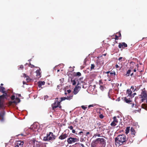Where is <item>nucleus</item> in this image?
Listing matches in <instances>:
<instances>
[{"label": "nucleus", "mask_w": 147, "mask_h": 147, "mask_svg": "<svg viewBox=\"0 0 147 147\" xmlns=\"http://www.w3.org/2000/svg\"><path fill=\"white\" fill-rule=\"evenodd\" d=\"M104 117V116L102 114H100L99 115V117L101 119H102Z\"/></svg>", "instance_id": "33"}, {"label": "nucleus", "mask_w": 147, "mask_h": 147, "mask_svg": "<svg viewBox=\"0 0 147 147\" xmlns=\"http://www.w3.org/2000/svg\"><path fill=\"white\" fill-rule=\"evenodd\" d=\"M71 81L73 85H75L77 82H79L78 79L77 78H75L74 79L73 78H71Z\"/></svg>", "instance_id": "14"}, {"label": "nucleus", "mask_w": 147, "mask_h": 147, "mask_svg": "<svg viewBox=\"0 0 147 147\" xmlns=\"http://www.w3.org/2000/svg\"><path fill=\"white\" fill-rule=\"evenodd\" d=\"M94 142L95 144H100L103 147H105L106 146V140L103 138H97L94 141Z\"/></svg>", "instance_id": "4"}, {"label": "nucleus", "mask_w": 147, "mask_h": 147, "mask_svg": "<svg viewBox=\"0 0 147 147\" xmlns=\"http://www.w3.org/2000/svg\"><path fill=\"white\" fill-rule=\"evenodd\" d=\"M79 140L78 138H74L70 137L68 138L67 140V142L68 144H71L76 142H77Z\"/></svg>", "instance_id": "5"}, {"label": "nucleus", "mask_w": 147, "mask_h": 147, "mask_svg": "<svg viewBox=\"0 0 147 147\" xmlns=\"http://www.w3.org/2000/svg\"><path fill=\"white\" fill-rule=\"evenodd\" d=\"M5 88L3 86H0V92L3 93L0 95V120L3 121L4 120V116L5 112L4 110L5 109V100L8 97L7 91H5Z\"/></svg>", "instance_id": "1"}, {"label": "nucleus", "mask_w": 147, "mask_h": 147, "mask_svg": "<svg viewBox=\"0 0 147 147\" xmlns=\"http://www.w3.org/2000/svg\"><path fill=\"white\" fill-rule=\"evenodd\" d=\"M108 96H109V98H110V96H109V92H108Z\"/></svg>", "instance_id": "62"}, {"label": "nucleus", "mask_w": 147, "mask_h": 147, "mask_svg": "<svg viewBox=\"0 0 147 147\" xmlns=\"http://www.w3.org/2000/svg\"><path fill=\"white\" fill-rule=\"evenodd\" d=\"M79 84V83L78 82L77 85L76 86L73 92L75 94H76L79 92L81 88V86H78Z\"/></svg>", "instance_id": "9"}, {"label": "nucleus", "mask_w": 147, "mask_h": 147, "mask_svg": "<svg viewBox=\"0 0 147 147\" xmlns=\"http://www.w3.org/2000/svg\"><path fill=\"white\" fill-rule=\"evenodd\" d=\"M59 99V98H55V100H57V101H58V100Z\"/></svg>", "instance_id": "56"}, {"label": "nucleus", "mask_w": 147, "mask_h": 147, "mask_svg": "<svg viewBox=\"0 0 147 147\" xmlns=\"http://www.w3.org/2000/svg\"><path fill=\"white\" fill-rule=\"evenodd\" d=\"M91 147H96V146L95 145H92Z\"/></svg>", "instance_id": "55"}, {"label": "nucleus", "mask_w": 147, "mask_h": 147, "mask_svg": "<svg viewBox=\"0 0 147 147\" xmlns=\"http://www.w3.org/2000/svg\"><path fill=\"white\" fill-rule=\"evenodd\" d=\"M95 105H94V104L90 105H89L88 106V108H90V107H93Z\"/></svg>", "instance_id": "37"}, {"label": "nucleus", "mask_w": 147, "mask_h": 147, "mask_svg": "<svg viewBox=\"0 0 147 147\" xmlns=\"http://www.w3.org/2000/svg\"><path fill=\"white\" fill-rule=\"evenodd\" d=\"M90 134V132H88L86 133V136H88Z\"/></svg>", "instance_id": "48"}, {"label": "nucleus", "mask_w": 147, "mask_h": 147, "mask_svg": "<svg viewBox=\"0 0 147 147\" xmlns=\"http://www.w3.org/2000/svg\"><path fill=\"white\" fill-rule=\"evenodd\" d=\"M119 37L117 35H115V40H118V38Z\"/></svg>", "instance_id": "41"}, {"label": "nucleus", "mask_w": 147, "mask_h": 147, "mask_svg": "<svg viewBox=\"0 0 147 147\" xmlns=\"http://www.w3.org/2000/svg\"><path fill=\"white\" fill-rule=\"evenodd\" d=\"M32 141L33 143H35V140L34 139H33Z\"/></svg>", "instance_id": "57"}, {"label": "nucleus", "mask_w": 147, "mask_h": 147, "mask_svg": "<svg viewBox=\"0 0 147 147\" xmlns=\"http://www.w3.org/2000/svg\"><path fill=\"white\" fill-rule=\"evenodd\" d=\"M16 101V104L20 102V99L18 98H16L15 99V100Z\"/></svg>", "instance_id": "23"}, {"label": "nucleus", "mask_w": 147, "mask_h": 147, "mask_svg": "<svg viewBox=\"0 0 147 147\" xmlns=\"http://www.w3.org/2000/svg\"><path fill=\"white\" fill-rule=\"evenodd\" d=\"M67 92L68 93H69L71 92V90H67Z\"/></svg>", "instance_id": "49"}, {"label": "nucleus", "mask_w": 147, "mask_h": 147, "mask_svg": "<svg viewBox=\"0 0 147 147\" xmlns=\"http://www.w3.org/2000/svg\"><path fill=\"white\" fill-rule=\"evenodd\" d=\"M16 104V101H10L9 102V105H12L13 103Z\"/></svg>", "instance_id": "20"}, {"label": "nucleus", "mask_w": 147, "mask_h": 147, "mask_svg": "<svg viewBox=\"0 0 147 147\" xmlns=\"http://www.w3.org/2000/svg\"><path fill=\"white\" fill-rule=\"evenodd\" d=\"M82 108L84 110H85L87 108L86 106L82 105L81 106Z\"/></svg>", "instance_id": "31"}, {"label": "nucleus", "mask_w": 147, "mask_h": 147, "mask_svg": "<svg viewBox=\"0 0 147 147\" xmlns=\"http://www.w3.org/2000/svg\"><path fill=\"white\" fill-rule=\"evenodd\" d=\"M110 74L111 76H115L116 74L115 72H113L112 71L111 72L110 71Z\"/></svg>", "instance_id": "27"}, {"label": "nucleus", "mask_w": 147, "mask_h": 147, "mask_svg": "<svg viewBox=\"0 0 147 147\" xmlns=\"http://www.w3.org/2000/svg\"><path fill=\"white\" fill-rule=\"evenodd\" d=\"M110 71H108L105 72V73L107 74H108L109 73H110Z\"/></svg>", "instance_id": "51"}, {"label": "nucleus", "mask_w": 147, "mask_h": 147, "mask_svg": "<svg viewBox=\"0 0 147 147\" xmlns=\"http://www.w3.org/2000/svg\"><path fill=\"white\" fill-rule=\"evenodd\" d=\"M101 123L100 122H99L97 123V125L98 126H100L99 127V128L102 127V126H101Z\"/></svg>", "instance_id": "32"}, {"label": "nucleus", "mask_w": 147, "mask_h": 147, "mask_svg": "<svg viewBox=\"0 0 147 147\" xmlns=\"http://www.w3.org/2000/svg\"><path fill=\"white\" fill-rule=\"evenodd\" d=\"M68 128L70 129L71 130H72L73 129V127L72 126H70L68 127Z\"/></svg>", "instance_id": "38"}, {"label": "nucleus", "mask_w": 147, "mask_h": 147, "mask_svg": "<svg viewBox=\"0 0 147 147\" xmlns=\"http://www.w3.org/2000/svg\"><path fill=\"white\" fill-rule=\"evenodd\" d=\"M134 71L135 72H136V69H134Z\"/></svg>", "instance_id": "60"}, {"label": "nucleus", "mask_w": 147, "mask_h": 147, "mask_svg": "<svg viewBox=\"0 0 147 147\" xmlns=\"http://www.w3.org/2000/svg\"><path fill=\"white\" fill-rule=\"evenodd\" d=\"M21 96V94H16V96H17L18 97H20Z\"/></svg>", "instance_id": "44"}, {"label": "nucleus", "mask_w": 147, "mask_h": 147, "mask_svg": "<svg viewBox=\"0 0 147 147\" xmlns=\"http://www.w3.org/2000/svg\"><path fill=\"white\" fill-rule=\"evenodd\" d=\"M113 121L115 122L116 123H118V121L116 117L115 116L113 118Z\"/></svg>", "instance_id": "24"}, {"label": "nucleus", "mask_w": 147, "mask_h": 147, "mask_svg": "<svg viewBox=\"0 0 147 147\" xmlns=\"http://www.w3.org/2000/svg\"><path fill=\"white\" fill-rule=\"evenodd\" d=\"M20 68L22 69H23L24 68V66L23 65H21L20 66Z\"/></svg>", "instance_id": "39"}, {"label": "nucleus", "mask_w": 147, "mask_h": 147, "mask_svg": "<svg viewBox=\"0 0 147 147\" xmlns=\"http://www.w3.org/2000/svg\"><path fill=\"white\" fill-rule=\"evenodd\" d=\"M81 76V73L80 72H77L75 74L76 76Z\"/></svg>", "instance_id": "29"}, {"label": "nucleus", "mask_w": 147, "mask_h": 147, "mask_svg": "<svg viewBox=\"0 0 147 147\" xmlns=\"http://www.w3.org/2000/svg\"><path fill=\"white\" fill-rule=\"evenodd\" d=\"M68 137V134L66 133H63L59 137V139L63 140L66 138Z\"/></svg>", "instance_id": "13"}, {"label": "nucleus", "mask_w": 147, "mask_h": 147, "mask_svg": "<svg viewBox=\"0 0 147 147\" xmlns=\"http://www.w3.org/2000/svg\"><path fill=\"white\" fill-rule=\"evenodd\" d=\"M115 67L116 68H119V66H118V65L117 64L116 65H115Z\"/></svg>", "instance_id": "50"}, {"label": "nucleus", "mask_w": 147, "mask_h": 147, "mask_svg": "<svg viewBox=\"0 0 147 147\" xmlns=\"http://www.w3.org/2000/svg\"><path fill=\"white\" fill-rule=\"evenodd\" d=\"M61 86V84H59L57 86V87L58 89H60V87Z\"/></svg>", "instance_id": "45"}, {"label": "nucleus", "mask_w": 147, "mask_h": 147, "mask_svg": "<svg viewBox=\"0 0 147 147\" xmlns=\"http://www.w3.org/2000/svg\"><path fill=\"white\" fill-rule=\"evenodd\" d=\"M133 75V73H132L131 74V76H132Z\"/></svg>", "instance_id": "63"}, {"label": "nucleus", "mask_w": 147, "mask_h": 147, "mask_svg": "<svg viewBox=\"0 0 147 147\" xmlns=\"http://www.w3.org/2000/svg\"><path fill=\"white\" fill-rule=\"evenodd\" d=\"M129 141L130 142H132L134 141V140L132 139V138H131V140H130V138L129 139Z\"/></svg>", "instance_id": "46"}, {"label": "nucleus", "mask_w": 147, "mask_h": 147, "mask_svg": "<svg viewBox=\"0 0 147 147\" xmlns=\"http://www.w3.org/2000/svg\"><path fill=\"white\" fill-rule=\"evenodd\" d=\"M141 98H142L141 100L142 102H144L147 98V94L146 91H142L141 94Z\"/></svg>", "instance_id": "8"}, {"label": "nucleus", "mask_w": 147, "mask_h": 147, "mask_svg": "<svg viewBox=\"0 0 147 147\" xmlns=\"http://www.w3.org/2000/svg\"><path fill=\"white\" fill-rule=\"evenodd\" d=\"M100 90H101L102 91H103V90L104 89V87L102 86H100Z\"/></svg>", "instance_id": "35"}, {"label": "nucleus", "mask_w": 147, "mask_h": 147, "mask_svg": "<svg viewBox=\"0 0 147 147\" xmlns=\"http://www.w3.org/2000/svg\"><path fill=\"white\" fill-rule=\"evenodd\" d=\"M83 133V132L82 131H80L79 132V134L80 135H82V136H83V135L82 134Z\"/></svg>", "instance_id": "42"}, {"label": "nucleus", "mask_w": 147, "mask_h": 147, "mask_svg": "<svg viewBox=\"0 0 147 147\" xmlns=\"http://www.w3.org/2000/svg\"><path fill=\"white\" fill-rule=\"evenodd\" d=\"M136 132L133 127H131L130 128V136L131 137H134L135 135Z\"/></svg>", "instance_id": "11"}, {"label": "nucleus", "mask_w": 147, "mask_h": 147, "mask_svg": "<svg viewBox=\"0 0 147 147\" xmlns=\"http://www.w3.org/2000/svg\"><path fill=\"white\" fill-rule=\"evenodd\" d=\"M130 126H128L126 127L125 130V133L126 134H127L129 133L130 130Z\"/></svg>", "instance_id": "17"}, {"label": "nucleus", "mask_w": 147, "mask_h": 147, "mask_svg": "<svg viewBox=\"0 0 147 147\" xmlns=\"http://www.w3.org/2000/svg\"><path fill=\"white\" fill-rule=\"evenodd\" d=\"M15 99V96L14 95H13L11 96V99L12 100H13Z\"/></svg>", "instance_id": "34"}, {"label": "nucleus", "mask_w": 147, "mask_h": 147, "mask_svg": "<svg viewBox=\"0 0 147 147\" xmlns=\"http://www.w3.org/2000/svg\"><path fill=\"white\" fill-rule=\"evenodd\" d=\"M95 66L94 64H91V66L90 67V70H92L93 69H94V68Z\"/></svg>", "instance_id": "25"}, {"label": "nucleus", "mask_w": 147, "mask_h": 147, "mask_svg": "<svg viewBox=\"0 0 147 147\" xmlns=\"http://www.w3.org/2000/svg\"><path fill=\"white\" fill-rule=\"evenodd\" d=\"M134 103L132 104L131 106L132 107H134Z\"/></svg>", "instance_id": "54"}, {"label": "nucleus", "mask_w": 147, "mask_h": 147, "mask_svg": "<svg viewBox=\"0 0 147 147\" xmlns=\"http://www.w3.org/2000/svg\"><path fill=\"white\" fill-rule=\"evenodd\" d=\"M127 45L125 42L119 43V44L118 47L120 49H124L125 47H127Z\"/></svg>", "instance_id": "12"}, {"label": "nucleus", "mask_w": 147, "mask_h": 147, "mask_svg": "<svg viewBox=\"0 0 147 147\" xmlns=\"http://www.w3.org/2000/svg\"><path fill=\"white\" fill-rule=\"evenodd\" d=\"M26 80L27 81V82H30V79L29 78V77L28 76L27 77H26Z\"/></svg>", "instance_id": "30"}, {"label": "nucleus", "mask_w": 147, "mask_h": 147, "mask_svg": "<svg viewBox=\"0 0 147 147\" xmlns=\"http://www.w3.org/2000/svg\"><path fill=\"white\" fill-rule=\"evenodd\" d=\"M117 123L113 121L111 123V125L112 126H115L117 125Z\"/></svg>", "instance_id": "22"}, {"label": "nucleus", "mask_w": 147, "mask_h": 147, "mask_svg": "<svg viewBox=\"0 0 147 147\" xmlns=\"http://www.w3.org/2000/svg\"><path fill=\"white\" fill-rule=\"evenodd\" d=\"M72 132L73 133L75 134L76 133V131L74 129H72Z\"/></svg>", "instance_id": "47"}, {"label": "nucleus", "mask_w": 147, "mask_h": 147, "mask_svg": "<svg viewBox=\"0 0 147 147\" xmlns=\"http://www.w3.org/2000/svg\"><path fill=\"white\" fill-rule=\"evenodd\" d=\"M117 34L118 35H117L119 37H121V34L120 32H118L117 33Z\"/></svg>", "instance_id": "36"}, {"label": "nucleus", "mask_w": 147, "mask_h": 147, "mask_svg": "<svg viewBox=\"0 0 147 147\" xmlns=\"http://www.w3.org/2000/svg\"><path fill=\"white\" fill-rule=\"evenodd\" d=\"M23 77H24V78H26V77H27L28 76L25 74H23Z\"/></svg>", "instance_id": "43"}, {"label": "nucleus", "mask_w": 147, "mask_h": 147, "mask_svg": "<svg viewBox=\"0 0 147 147\" xmlns=\"http://www.w3.org/2000/svg\"><path fill=\"white\" fill-rule=\"evenodd\" d=\"M134 88V86H131V88Z\"/></svg>", "instance_id": "64"}, {"label": "nucleus", "mask_w": 147, "mask_h": 147, "mask_svg": "<svg viewBox=\"0 0 147 147\" xmlns=\"http://www.w3.org/2000/svg\"><path fill=\"white\" fill-rule=\"evenodd\" d=\"M142 107L144 109L146 110H147L146 109V104H142Z\"/></svg>", "instance_id": "28"}, {"label": "nucleus", "mask_w": 147, "mask_h": 147, "mask_svg": "<svg viewBox=\"0 0 147 147\" xmlns=\"http://www.w3.org/2000/svg\"><path fill=\"white\" fill-rule=\"evenodd\" d=\"M56 136L52 132H50L47 133L46 136L44 137L43 141H50L55 139Z\"/></svg>", "instance_id": "3"}, {"label": "nucleus", "mask_w": 147, "mask_h": 147, "mask_svg": "<svg viewBox=\"0 0 147 147\" xmlns=\"http://www.w3.org/2000/svg\"><path fill=\"white\" fill-rule=\"evenodd\" d=\"M29 65H30V67H31V68H33V67H34V65H33L31 64V63H29Z\"/></svg>", "instance_id": "40"}, {"label": "nucleus", "mask_w": 147, "mask_h": 147, "mask_svg": "<svg viewBox=\"0 0 147 147\" xmlns=\"http://www.w3.org/2000/svg\"><path fill=\"white\" fill-rule=\"evenodd\" d=\"M61 99V100H60V101H59V102H60V103L63 100H65V99H66V97H61V98H60Z\"/></svg>", "instance_id": "26"}, {"label": "nucleus", "mask_w": 147, "mask_h": 147, "mask_svg": "<svg viewBox=\"0 0 147 147\" xmlns=\"http://www.w3.org/2000/svg\"><path fill=\"white\" fill-rule=\"evenodd\" d=\"M23 84H26V82L24 81H23Z\"/></svg>", "instance_id": "58"}, {"label": "nucleus", "mask_w": 147, "mask_h": 147, "mask_svg": "<svg viewBox=\"0 0 147 147\" xmlns=\"http://www.w3.org/2000/svg\"><path fill=\"white\" fill-rule=\"evenodd\" d=\"M45 82L44 81H39L38 82V86L39 87H40L42 85H45Z\"/></svg>", "instance_id": "15"}, {"label": "nucleus", "mask_w": 147, "mask_h": 147, "mask_svg": "<svg viewBox=\"0 0 147 147\" xmlns=\"http://www.w3.org/2000/svg\"><path fill=\"white\" fill-rule=\"evenodd\" d=\"M73 96V95L72 94L70 95L69 96H67V97H66V99L69 100H70L72 98Z\"/></svg>", "instance_id": "19"}, {"label": "nucleus", "mask_w": 147, "mask_h": 147, "mask_svg": "<svg viewBox=\"0 0 147 147\" xmlns=\"http://www.w3.org/2000/svg\"><path fill=\"white\" fill-rule=\"evenodd\" d=\"M3 85V84H1V86H2Z\"/></svg>", "instance_id": "61"}, {"label": "nucleus", "mask_w": 147, "mask_h": 147, "mask_svg": "<svg viewBox=\"0 0 147 147\" xmlns=\"http://www.w3.org/2000/svg\"><path fill=\"white\" fill-rule=\"evenodd\" d=\"M131 71V70L130 69L128 70L127 72V73L125 75L126 76H129V74L130 73Z\"/></svg>", "instance_id": "21"}, {"label": "nucleus", "mask_w": 147, "mask_h": 147, "mask_svg": "<svg viewBox=\"0 0 147 147\" xmlns=\"http://www.w3.org/2000/svg\"><path fill=\"white\" fill-rule=\"evenodd\" d=\"M127 141L126 136L124 134L118 135L115 139V143L116 144L118 145H121L125 143Z\"/></svg>", "instance_id": "2"}, {"label": "nucleus", "mask_w": 147, "mask_h": 147, "mask_svg": "<svg viewBox=\"0 0 147 147\" xmlns=\"http://www.w3.org/2000/svg\"><path fill=\"white\" fill-rule=\"evenodd\" d=\"M24 144L23 141H18L16 142L15 147H23Z\"/></svg>", "instance_id": "10"}, {"label": "nucleus", "mask_w": 147, "mask_h": 147, "mask_svg": "<svg viewBox=\"0 0 147 147\" xmlns=\"http://www.w3.org/2000/svg\"><path fill=\"white\" fill-rule=\"evenodd\" d=\"M97 136L98 137H100V134H98L97 135Z\"/></svg>", "instance_id": "59"}, {"label": "nucleus", "mask_w": 147, "mask_h": 147, "mask_svg": "<svg viewBox=\"0 0 147 147\" xmlns=\"http://www.w3.org/2000/svg\"><path fill=\"white\" fill-rule=\"evenodd\" d=\"M132 91L130 89H128L127 90V94H128L127 96H133L132 94Z\"/></svg>", "instance_id": "16"}, {"label": "nucleus", "mask_w": 147, "mask_h": 147, "mask_svg": "<svg viewBox=\"0 0 147 147\" xmlns=\"http://www.w3.org/2000/svg\"><path fill=\"white\" fill-rule=\"evenodd\" d=\"M122 59V57H120L119 58L118 60L120 61Z\"/></svg>", "instance_id": "53"}, {"label": "nucleus", "mask_w": 147, "mask_h": 147, "mask_svg": "<svg viewBox=\"0 0 147 147\" xmlns=\"http://www.w3.org/2000/svg\"><path fill=\"white\" fill-rule=\"evenodd\" d=\"M134 97V96H127L122 98V99L124 101V102L127 103L131 104V103L132 102V99Z\"/></svg>", "instance_id": "6"}, {"label": "nucleus", "mask_w": 147, "mask_h": 147, "mask_svg": "<svg viewBox=\"0 0 147 147\" xmlns=\"http://www.w3.org/2000/svg\"><path fill=\"white\" fill-rule=\"evenodd\" d=\"M36 76L38 77V78H40V70L38 69L36 71Z\"/></svg>", "instance_id": "18"}, {"label": "nucleus", "mask_w": 147, "mask_h": 147, "mask_svg": "<svg viewBox=\"0 0 147 147\" xmlns=\"http://www.w3.org/2000/svg\"><path fill=\"white\" fill-rule=\"evenodd\" d=\"M80 145L82 147H84V144H80Z\"/></svg>", "instance_id": "52"}, {"label": "nucleus", "mask_w": 147, "mask_h": 147, "mask_svg": "<svg viewBox=\"0 0 147 147\" xmlns=\"http://www.w3.org/2000/svg\"><path fill=\"white\" fill-rule=\"evenodd\" d=\"M51 106L53 110H54L55 108L58 107L59 108H61V106L60 105V102L57 100H55L54 102L52 104Z\"/></svg>", "instance_id": "7"}]
</instances>
